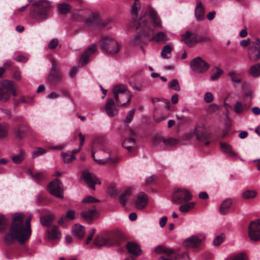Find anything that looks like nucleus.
<instances>
[{
  "label": "nucleus",
  "mask_w": 260,
  "mask_h": 260,
  "mask_svg": "<svg viewBox=\"0 0 260 260\" xmlns=\"http://www.w3.org/2000/svg\"><path fill=\"white\" fill-rule=\"evenodd\" d=\"M47 152V150L44 148L38 147L32 153V158H35L39 156L43 155Z\"/></svg>",
  "instance_id": "obj_49"
},
{
  "label": "nucleus",
  "mask_w": 260,
  "mask_h": 260,
  "mask_svg": "<svg viewBox=\"0 0 260 260\" xmlns=\"http://www.w3.org/2000/svg\"><path fill=\"white\" fill-rule=\"evenodd\" d=\"M53 219V216L49 215L40 217V222L44 226H48L51 224Z\"/></svg>",
  "instance_id": "obj_42"
},
{
  "label": "nucleus",
  "mask_w": 260,
  "mask_h": 260,
  "mask_svg": "<svg viewBox=\"0 0 260 260\" xmlns=\"http://www.w3.org/2000/svg\"><path fill=\"white\" fill-rule=\"evenodd\" d=\"M249 74L252 77H256L260 75V64L256 63L252 65L248 71Z\"/></svg>",
  "instance_id": "obj_36"
},
{
  "label": "nucleus",
  "mask_w": 260,
  "mask_h": 260,
  "mask_svg": "<svg viewBox=\"0 0 260 260\" xmlns=\"http://www.w3.org/2000/svg\"><path fill=\"white\" fill-rule=\"evenodd\" d=\"M249 107L246 105L244 106L240 101H237L234 106V111L236 114H240L248 109Z\"/></svg>",
  "instance_id": "obj_38"
},
{
  "label": "nucleus",
  "mask_w": 260,
  "mask_h": 260,
  "mask_svg": "<svg viewBox=\"0 0 260 260\" xmlns=\"http://www.w3.org/2000/svg\"><path fill=\"white\" fill-rule=\"evenodd\" d=\"M115 102L112 99L107 100L105 104V110L109 116L113 117L118 113V109L114 106Z\"/></svg>",
  "instance_id": "obj_19"
},
{
  "label": "nucleus",
  "mask_w": 260,
  "mask_h": 260,
  "mask_svg": "<svg viewBox=\"0 0 260 260\" xmlns=\"http://www.w3.org/2000/svg\"><path fill=\"white\" fill-rule=\"evenodd\" d=\"M195 204L196 203L194 202H189L181 205L179 207V209L180 212L183 213H186L188 212L191 209H192Z\"/></svg>",
  "instance_id": "obj_43"
},
{
  "label": "nucleus",
  "mask_w": 260,
  "mask_h": 260,
  "mask_svg": "<svg viewBox=\"0 0 260 260\" xmlns=\"http://www.w3.org/2000/svg\"><path fill=\"white\" fill-rule=\"evenodd\" d=\"M52 67L48 76V82L53 85H56L62 80V76L57 68L54 60L51 61Z\"/></svg>",
  "instance_id": "obj_8"
},
{
  "label": "nucleus",
  "mask_w": 260,
  "mask_h": 260,
  "mask_svg": "<svg viewBox=\"0 0 260 260\" xmlns=\"http://www.w3.org/2000/svg\"><path fill=\"white\" fill-rule=\"evenodd\" d=\"M191 198L192 195L188 190L178 188L174 192L172 201L174 204H180L189 201Z\"/></svg>",
  "instance_id": "obj_6"
},
{
  "label": "nucleus",
  "mask_w": 260,
  "mask_h": 260,
  "mask_svg": "<svg viewBox=\"0 0 260 260\" xmlns=\"http://www.w3.org/2000/svg\"><path fill=\"white\" fill-rule=\"evenodd\" d=\"M196 41H194L193 44H198L199 43H203L205 42H208L210 40L209 38L205 36H198V40H196ZM192 43H190V45H191Z\"/></svg>",
  "instance_id": "obj_58"
},
{
  "label": "nucleus",
  "mask_w": 260,
  "mask_h": 260,
  "mask_svg": "<svg viewBox=\"0 0 260 260\" xmlns=\"http://www.w3.org/2000/svg\"><path fill=\"white\" fill-rule=\"evenodd\" d=\"M96 51V48L95 46L94 45H92L83 53L80 60V63H82L81 66L85 64L88 61L90 55Z\"/></svg>",
  "instance_id": "obj_23"
},
{
  "label": "nucleus",
  "mask_w": 260,
  "mask_h": 260,
  "mask_svg": "<svg viewBox=\"0 0 260 260\" xmlns=\"http://www.w3.org/2000/svg\"><path fill=\"white\" fill-rule=\"evenodd\" d=\"M58 44V41L57 39H53L50 41L48 45V47L49 49L55 48Z\"/></svg>",
  "instance_id": "obj_61"
},
{
  "label": "nucleus",
  "mask_w": 260,
  "mask_h": 260,
  "mask_svg": "<svg viewBox=\"0 0 260 260\" xmlns=\"http://www.w3.org/2000/svg\"><path fill=\"white\" fill-rule=\"evenodd\" d=\"M95 230L94 228H92L91 229V231L89 235H88L87 239L86 241V244H88L92 239L93 236L95 233Z\"/></svg>",
  "instance_id": "obj_63"
},
{
  "label": "nucleus",
  "mask_w": 260,
  "mask_h": 260,
  "mask_svg": "<svg viewBox=\"0 0 260 260\" xmlns=\"http://www.w3.org/2000/svg\"><path fill=\"white\" fill-rule=\"evenodd\" d=\"M155 251L157 253H165L168 256V257H173V255L175 253V251L173 249L166 248L164 246H158L155 249Z\"/></svg>",
  "instance_id": "obj_30"
},
{
  "label": "nucleus",
  "mask_w": 260,
  "mask_h": 260,
  "mask_svg": "<svg viewBox=\"0 0 260 260\" xmlns=\"http://www.w3.org/2000/svg\"><path fill=\"white\" fill-rule=\"evenodd\" d=\"M148 203L147 195L144 192H140L135 201L136 207L139 210L143 209Z\"/></svg>",
  "instance_id": "obj_21"
},
{
  "label": "nucleus",
  "mask_w": 260,
  "mask_h": 260,
  "mask_svg": "<svg viewBox=\"0 0 260 260\" xmlns=\"http://www.w3.org/2000/svg\"><path fill=\"white\" fill-rule=\"evenodd\" d=\"M140 4L139 3L135 2L132 9V15L134 18L137 16L138 13L140 9Z\"/></svg>",
  "instance_id": "obj_53"
},
{
  "label": "nucleus",
  "mask_w": 260,
  "mask_h": 260,
  "mask_svg": "<svg viewBox=\"0 0 260 260\" xmlns=\"http://www.w3.org/2000/svg\"><path fill=\"white\" fill-rule=\"evenodd\" d=\"M82 174L83 180L92 189H95V185L96 184H101L99 179L94 174L91 173L88 170H85L83 171Z\"/></svg>",
  "instance_id": "obj_15"
},
{
  "label": "nucleus",
  "mask_w": 260,
  "mask_h": 260,
  "mask_svg": "<svg viewBox=\"0 0 260 260\" xmlns=\"http://www.w3.org/2000/svg\"><path fill=\"white\" fill-rule=\"evenodd\" d=\"M31 218L30 215L24 219V215L21 212L13 214L9 231L5 237L6 244H12L17 241L20 244H23L29 239L31 233Z\"/></svg>",
  "instance_id": "obj_1"
},
{
  "label": "nucleus",
  "mask_w": 260,
  "mask_h": 260,
  "mask_svg": "<svg viewBox=\"0 0 260 260\" xmlns=\"http://www.w3.org/2000/svg\"><path fill=\"white\" fill-rule=\"evenodd\" d=\"M95 230L94 228H92L91 229V231L89 235H88L87 239L86 241V244H88L92 239L93 236L95 233Z\"/></svg>",
  "instance_id": "obj_64"
},
{
  "label": "nucleus",
  "mask_w": 260,
  "mask_h": 260,
  "mask_svg": "<svg viewBox=\"0 0 260 260\" xmlns=\"http://www.w3.org/2000/svg\"><path fill=\"white\" fill-rule=\"evenodd\" d=\"M130 132V138L124 139L122 143V146L129 151L135 145L136 143L134 138L133 137L135 135V132L132 129H131Z\"/></svg>",
  "instance_id": "obj_27"
},
{
  "label": "nucleus",
  "mask_w": 260,
  "mask_h": 260,
  "mask_svg": "<svg viewBox=\"0 0 260 260\" xmlns=\"http://www.w3.org/2000/svg\"><path fill=\"white\" fill-rule=\"evenodd\" d=\"M260 40L256 39V42H252L248 48V56L251 61H256L260 58Z\"/></svg>",
  "instance_id": "obj_9"
},
{
  "label": "nucleus",
  "mask_w": 260,
  "mask_h": 260,
  "mask_svg": "<svg viewBox=\"0 0 260 260\" xmlns=\"http://www.w3.org/2000/svg\"><path fill=\"white\" fill-rule=\"evenodd\" d=\"M223 74V71L218 67H214L211 75V79L212 81L216 80Z\"/></svg>",
  "instance_id": "obj_41"
},
{
  "label": "nucleus",
  "mask_w": 260,
  "mask_h": 260,
  "mask_svg": "<svg viewBox=\"0 0 260 260\" xmlns=\"http://www.w3.org/2000/svg\"><path fill=\"white\" fill-rule=\"evenodd\" d=\"M48 189L51 194L58 198H63V185L60 180L55 179L51 182L48 185Z\"/></svg>",
  "instance_id": "obj_13"
},
{
  "label": "nucleus",
  "mask_w": 260,
  "mask_h": 260,
  "mask_svg": "<svg viewBox=\"0 0 260 260\" xmlns=\"http://www.w3.org/2000/svg\"><path fill=\"white\" fill-rule=\"evenodd\" d=\"M123 240V237L119 234L101 233L94 240V245L98 247L118 245Z\"/></svg>",
  "instance_id": "obj_4"
},
{
  "label": "nucleus",
  "mask_w": 260,
  "mask_h": 260,
  "mask_svg": "<svg viewBox=\"0 0 260 260\" xmlns=\"http://www.w3.org/2000/svg\"><path fill=\"white\" fill-rule=\"evenodd\" d=\"M48 237L51 239H58L61 237V233L57 226L53 227L51 230L48 231Z\"/></svg>",
  "instance_id": "obj_35"
},
{
  "label": "nucleus",
  "mask_w": 260,
  "mask_h": 260,
  "mask_svg": "<svg viewBox=\"0 0 260 260\" xmlns=\"http://www.w3.org/2000/svg\"><path fill=\"white\" fill-rule=\"evenodd\" d=\"M58 12L62 14H66L70 12L71 9V6L66 3L59 4L57 6Z\"/></svg>",
  "instance_id": "obj_39"
},
{
  "label": "nucleus",
  "mask_w": 260,
  "mask_h": 260,
  "mask_svg": "<svg viewBox=\"0 0 260 260\" xmlns=\"http://www.w3.org/2000/svg\"><path fill=\"white\" fill-rule=\"evenodd\" d=\"M29 174L36 182H39L43 180L45 178V175L43 172H36L32 173L31 171H29Z\"/></svg>",
  "instance_id": "obj_46"
},
{
  "label": "nucleus",
  "mask_w": 260,
  "mask_h": 260,
  "mask_svg": "<svg viewBox=\"0 0 260 260\" xmlns=\"http://www.w3.org/2000/svg\"><path fill=\"white\" fill-rule=\"evenodd\" d=\"M213 100V96L211 92H208L205 94L204 101L207 103H210Z\"/></svg>",
  "instance_id": "obj_60"
},
{
  "label": "nucleus",
  "mask_w": 260,
  "mask_h": 260,
  "mask_svg": "<svg viewBox=\"0 0 260 260\" xmlns=\"http://www.w3.org/2000/svg\"><path fill=\"white\" fill-rule=\"evenodd\" d=\"M112 91L118 107L124 106L126 103L130 102L132 94L125 85H116L113 87Z\"/></svg>",
  "instance_id": "obj_5"
},
{
  "label": "nucleus",
  "mask_w": 260,
  "mask_h": 260,
  "mask_svg": "<svg viewBox=\"0 0 260 260\" xmlns=\"http://www.w3.org/2000/svg\"><path fill=\"white\" fill-rule=\"evenodd\" d=\"M0 101L7 102L10 98L11 93L9 90H12V81L5 80L1 82Z\"/></svg>",
  "instance_id": "obj_12"
},
{
  "label": "nucleus",
  "mask_w": 260,
  "mask_h": 260,
  "mask_svg": "<svg viewBox=\"0 0 260 260\" xmlns=\"http://www.w3.org/2000/svg\"><path fill=\"white\" fill-rule=\"evenodd\" d=\"M9 222L8 218L0 213V233L3 232L8 227Z\"/></svg>",
  "instance_id": "obj_40"
},
{
  "label": "nucleus",
  "mask_w": 260,
  "mask_h": 260,
  "mask_svg": "<svg viewBox=\"0 0 260 260\" xmlns=\"http://www.w3.org/2000/svg\"><path fill=\"white\" fill-rule=\"evenodd\" d=\"M228 76L230 77L232 81L235 83H239L241 81V79L240 78V75L234 72H229L228 73Z\"/></svg>",
  "instance_id": "obj_50"
},
{
  "label": "nucleus",
  "mask_w": 260,
  "mask_h": 260,
  "mask_svg": "<svg viewBox=\"0 0 260 260\" xmlns=\"http://www.w3.org/2000/svg\"><path fill=\"white\" fill-rule=\"evenodd\" d=\"M128 252L136 256L140 255L142 253V250L140 246L136 243L128 242L126 245Z\"/></svg>",
  "instance_id": "obj_24"
},
{
  "label": "nucleus",
  "mask_w": 260,
  "mask_h": 260,
  "mask_svg": "<svg viewBox=\"0 0 260 260\" xmlns=\"http://www.w3.org/2000/svg\"><path fill=\"white\" fill-rule=\"evenodd\" d=\"M248 234L252 241H257L260 240V219L252 221L250 223Z\"/></svg>",
  "instance_id": "obj_14"
},
{
  "label": "nucleus",
  "mask_w": 260,
  "mask_h": 260,
  "mask_svg": "<svg viewBox=\"0 0 260 260\" xmlns=\"http://www.w3.org/2000/svg\"><path fill=\"white\" fill-rule=\"evenodd\" d=\"M220 147L221 151L228 154L230 156H235L236 153L232 150V146L225 142L220 143Z\"/></svg>",
  "instance_id": "obj_32"
},
{
  "label": "nucleus",
  "mask_w": 260,
  "mask_h": 260,
  "mask_svg": "<svg viewBox=\"0 0 260 260\" xmlns=\"http://www.w3.org/2000/svg\"><path fill=\"white\" fill-rule=\"evenodd\" d=\"M98 213L96 208L93 206L89 210H83L81 212V217L87 221H91L93 217Z\"/></svg>",
  "instance_id": "obj_20"
},
{
  "label": "nucleus",
  "mask_w": 260,
  "mask_h": 260,
  "mask_svg": "<svg viewBox=\"0 0 260 260\" xmlns=\"http://www.w3.org/2000/svg\"><path fill=\"white\" fill-rule=\"evenodd\" d=\"M165 139L161 135H158L155 136L153 138V141L155 145L159 144L161 143L165 144Z\"/></svg>",
  "instance_id": "obj_57"
},
{
  "label": "nucleus",
  "mask_w": 260,
  "mask_h": 260,
  "mask_svg": "<svg viewBox=\"0 0 260 260\" xmlns=\"http://www.w3.org/2000/svg\"><path fill=\"white\" fill-rule=\"evenodd\" d=\"M225 239L224 235H220L215 238L213 241V245L215 246H219L220 245Z\"/></svg>",
  "instance_id": "obj_55"
},
{
  "label": "nucleus",
  "mask_w": 260,
  "mask_h": 260,
  "mask_svg": "<svg viewBox=\"0 0 260 260\" xmlns=\"http://www.w3.org/2000/svg\"><path fill=\"white\" fill-rule=\"evenodd\" d=\"M194 15L198 21H202L205 18V9L201 2H197L194 9Z\"/></svg>",
  "instance_id": "obj_25"
},
{
  "label": "nucleus",
  "mask_w": 260,
  "mask_h": 260,
  "mask_svg": "<svg viewBox=\"0 0 260 260\" xmlns=\"http://www.w3.org/2000/svg\"><path fill=\"white\" fill-rule=\"evenodd\" d=\"M148 18L153 20L155 27L160 26L161 23L157 17L155 11L151 8H148L145 13L139 19L135 20L133 25L140 32L135 36L130 41L131 46H137L141 44H146L149 40V37L153 34V29L150 28V22Z\"/></svg>",
  "instance_id": "obj_2"
},
{
  "label": "nucleus",
  "mask_w": 260,
  "mask_h": 260,
  "mask_svg": "<svg viewBox=\"0 0 260 260\" xmlns=\"http://www.w3.org/2000/svg\"><path fill=\"white\" fill-rule=\"evenodd\" d=\"M26 157V153L23 149H19L18 153L11 157L12 161L15 164H20L23 162Z\"/></svg>",
  "instance_id": "obj_26"
},
{
  "label": "nucleus",
  "mask_w": 260,
  "mask_h": 260,
  "mask_svg": "<svg viewBox=\"0 0 260 260\" xmlns=\"http://www.w3.org/2000/svg\"><path fill=\"white\" fill-rule=\"evenodd\" d=\"M178 142V140L173 138H170L169 139H165L164 145L165 146H175L177 145Z\"/></svg>",
  "instance_id": "obj_54"
},
{
  "label": "nucleus",
  "mask_w": 260,
  "mask_h": 260,
  "mask_svg": "<svg viewBox=\"0 0 260 260\" xmlns=\"http://www.w3.org/2000/svg\"><path fill=\"white\" fill-rule=\"evenodd\" d=\"M82 202L83 203H93L95 202H99L100 201L92 196H89L84 198Z\"/></svg>",
  "instance_id": "obj_56"
},
{
  "label": "nucleus",
  "mask_w": 260,
  "mask_h": 260,
  "mask_svg": "<svg viewBox=\"0 0 260 260\" xmlns=\"http://www.w3.org/2000/svg\"><path fill=\"white\" fill-rule=\"evenodd\" d=\"M51 8V5L49 2L39 1L30 6V14L34 19L40 21L48 17Z\"/></svg>",
  "instance_id": "obj_3"
},
{
  "label": "nucleus",
  "mask_w": 260,
  "mask_h": 260,
  "mask_svg": "<svg viewBox=\"0 0 260 260\" xmlns=\"http://www.w3.org/2000/svg\"><path fill=\"white\" fill-rule=\"evenodd\" d=\"M168 87L169 88L175 91H179L180 90L179 82L177 79H173L169 81L168 83Z\"/></svg>",
  "instance_id": "obj_45"
},
{
  "label": "nucleus",
  "mask_w": 260,
  "mask_h": 260,
  "mask_svg": "<svg viewBox=\"0 0 260 260\" xmlns=\"http://www.w3.org/2000/svg\"><path fill=\"white\" fill-rule=\"evenodd\" d=\"M132 188H128L119 196V200L121 205L122 206L125 205L128 198H129L132 194Z\"/></svg>",
  "instance_id": "obj_34"
},
{
  "label": "nucleus",
  "mask_w": 260,
  "mask_h": 260,
  "mask_svg": "<svg viewBox=\"0 0 260 260\" xmlns=\"http://www.w3.org/2000/svg\"><path fill=\"white\" fill-rule=\"evenodd\" d=\"M17 61L25 62L28 60L27 58L25 56H24L22 55H19L16 57L15 58Z\"/></svg>",
  "instance_id": "obj_62"
},
{
  "label": "nucleus",
  "mask_w": 260,
  "mask_h": 260,
  "mask_svg": "<svg viewBox=\"0 0 260 260\" xmlns=\"http://www.w3.org/2000/svg\"><path fill=\"white\" fill-rule=\"evenodd\" d=\"M86 25L90 30L94 29L99 30L104 28L106 25V24L102 22L99 17L95 15H93L88 18L86 21Z\"/></svg>",
  "instance_id": "obj_18"
},
{
  "label": "nucleus",
  "mask_w": 260,
  "mask_h": 260,
  "mask_svg": "<svg viewBox=\"0 0 260 260\" xmlns=\"http://www.w3.org/2000/svg\"><path fill=\"white\" fill-rule=\"evenodd\" d=\"M85 233V228L82 225L76 224L72 228L73 235L79 239L82 238L84 236Z\"/></svg>",
  "instance_id": "obj_28"
},
{
  "label": "nucleus",
  "mask_w": 260,
  "mask_h": 260,
  "mask_svg": "<svg viewBox=\"0 0 260 260\" xmlns=\"http://www.w3.org/2000/svg\"><path fill=\"white\" fill-rule=\"evenodd\" d=\"M198 40V35L194 33L190 32L187 31L185 34L182 36V41H183L188 47H191L195 45L196 44H192L191 45L190 43H193L194 41Z\"/></svg>",
  "instance_id": "obj_22"
},
{
  "label": "nucleus",
  "mask_w": 260,
  "mask_h": 260,
  "mask_svg": "<svg viewBox=\"0 0 260 260\" xmlns=\"http://www.w3.org/2000/svg\"><path fill=\"white\" fill-rule=\"evenodd\" d=\"M232 201L230 199H227L223 201L220 207V213L223 215L226 214L228 212L229 210L232 205Z\"/></svg>",
  "instance_id": "obj_33"
},
{
  "label": "nucleus",
  "mask_w": 260,
  "mask_h": 260,
  "mask_svg": "<svg viewBox=\"0 0 260 260\" xmlns=\"http://www.w3.org/2000/svg\"><path fill=\"white\" fill-rule=\"evenodd\" d=\"M205 239V236L203 234L192 235L183 242V245L187 248H197L201 245L202 242Z\"/></svg>",
  "instance_id": "obj_11"
},
{
  "label": "nucleus",
  "mask_w": 260,
  "mask_h": 260,
  "mask_svg": "<svg viewBox=\"0 0 260 260\" xmlns=\"http://www.w3.org/2000/svg\"><path fill=\"white\" fill-rule=\"evenodd\" d=\"M7 124L4 123L0 124V139L5 138L7 136Z\"/></svg>",
  "instance_id": "obj_48"
},
{
  "label": "nucleus",
  "mask_w": 260,
  "mask_h": 260,
  "mask_svg": "<svg viewBox=\"0 0 260 260\" xmlns=\"http://www.w3.org/2000/svg\"><path fill=\"white\" fill-rule=\"evenodd\" d=\"M228 260H245V254L243 252L232 255Z\"/></svg>",
  "instance_id": "obj_52"
},
{
  "label": "nucleus",
  "mask_w": 260,
  "mask_h": 260,
  "mask_svg": "<svg viewBox=\"0 0 260 260\" xmlns=\"http://www.w3.org/2000/svg\"><path fill=\"white\" fill-rule=\"evenodd\" d=\"M194 134L198 141L204 142L206 145L209 144L210 142L208 141L209 136L203 126H197L194 130Z\"/></svg>",
  "instance_id": "obj_17"
},
{
  "label": "nucleus",
  "mask_w": 260,
  "mask_h": 260,
  "mask_svg": "<svg viewBox=\"0 0 260 260\" xmlns=\"http://www.w3.org/2000/svg\"><path fill=\"white\" fill-rule=\"evenodd\" d=\"M75 218V211L70 209L68 210L65 214L63 215L58 221V224H61L68 220H74Z\"/></svg>",
  "instance_id": "obj_29"
},
{
  "label": "nucleus",
  "mask_w": 260,
  "mask_h": 260,
  "mask_svg": "<svg viewBox=\"0 0 260 260\" xmlns=\"http://www.w3.org/2000/svg\"><path fill=\"white\" fill-rule=\"evenodd\" d=\"M102 48L109 53H116L119 50V44L113 39L106 37L103 39Z\"/></svg>",
  "instance_id": "obj_10"
},
{
  "label": "nucleus",
  "mask_w": 260,
  "mask_h": 260,
  "mask_svg": "<svg viewBox=\"0 0 260 260\" xmlns=\"http://www.w3.org/2000/svg\"><path fill=\"white\" fill-rule=\"evenodd\" d=\"M173 50V47L170 45L164 46L161 51L160 55L164 59H168L170 56L168 55L171 54Z\"/></svg>",
  "instance_id": "obj_37"
},
{
  "label": "nucleus",
  "mask_w": 260,
  "mask_h": 260,
  "mask_svg": "<svg viewBox=\"0 0 260 260\" xmlns=\"http://www.w3.org/2000/svg\"><path fill=\"white\" fill-rule=\"evenodd\" d=\"M61 155L65 163H70L76 158L73 154H69L65 152H62Z\"/></svg>",
  "instance_id": "obj_47"
},
{
  "label": "nucleus",
  "mask_w": 260,
  "mask_h": 260,
  "mask_svg": "<svg viewBox=\"0 0 260 260\" xmlns=\"http://www.w3.org/2000/svg\"><path fill=\"white\" fill-rule=\"evenodd\" d=\"M95 152L92 151L91 154V156L93 159L94 161H96L99 164H104L107 162H108L110 160L113 162H117V159H111L110 157H108L106 159H96L94 158Z\"/></svg>",
  "instance_id": "obj_51"
},
{
  "label": "nucleus",
  "mask_w": 260,
  "mask_h": 260,
  "mask_svg": "<svg viewBox=\"0 0 260 260\" xmlns=\"http://www.w3.org/2000/svg\"><path fill=\"white\" fill-rule=\"evenodd\" d=\"M257 196V192L254 190H247L242 193V197L246 200L253 199Z\"/></svg>",
  "instance_id": "obj_44"
},
{
  "label": "nucleus",
  "mask_w": 260,
  "mask_h": 260,
  "mask_svg": "<svg viewBox=\"0 0 260 260\" xmlns=\"http://www.w3.org/2000/svg\"><path fill=\"white\" fill-rule=\"evenodd\" d=\"M149 41L155 40L157 42H167L168 41V37L167 35L162 31L157 32L155 35L153 36V34L151 36L149 37Z\"/></svg>",
  "instance_id": "obj_31"
},
{
  "label": "nucleus",
  "mask_w": 260,
  "mask_h": 260,
  "mask_svg": "<svg viewBox=\"0 0 260 260\" xmlns=\"http://www.w3.org/2000/svg\"><path fill=\"white\" fill-rule=\"evenodd\" d=\"M29 132V127L25 122L18 123L13 129L14 135L19 139L24 138Z\"/></svg>",
  "instance_id": "obj_16"
},
{
  "label": "nucleus",
  "mask_w": 260,
  "mask_h": 260,
  "mask_svg": "<svg viewBox=\"0 0 260 260\" xmlns=\"http://www.w3.org/2000/svg\"><path fill=\"white\" fill-rule=\"evenodd\" d=\"M192 70L197 73H204L208 71L210 64L201 57H197L190 62Z\"/></svg>",
  "instance_id": "obj_7"
},
{
  "label": "nucleus",
  "mask_w": 260,
  "mask_h": 260,
  "mask_svg": "<svg viewBox=\"0 0 260 260\" xmlns=\"http://www.w3.org/2000/svg\"><path fill=\"white\" fill-rule=\"evenodd\" d=\"M135 110L132 109L127 114V116L125 117V119L124 120L125 123H129L131 122L132 120L134 114H135Z\"/></svg>",
  "instance_id": "obj_59"
}]
</instances>
